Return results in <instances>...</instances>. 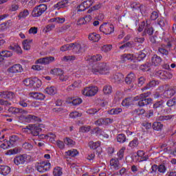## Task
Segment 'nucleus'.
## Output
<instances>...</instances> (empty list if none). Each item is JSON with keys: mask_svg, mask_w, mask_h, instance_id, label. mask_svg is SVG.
I'll return each instance as SVG.
<instances>
[{"mask_svg": "<svg viewBox=\"0 0 176 176\" xmlns=\"http://www.w3.org/2000/svg\"><path fill=\"white\" fill-rule=\"evenodd\" d=\"M28 16H30V10H28V9H24L21 11L18 14V19L19 20H24L27 19Z\"/></svg>", "mask_w": 176, "mask_h": 176, "instance_id": "a878e982", "label": "nucleus"}, {"mask_svg": "<svg viewBox=\"0 0 176 176\" xmlns=\"http://www.w3.org/2000/svg\"><path fill=\"white\" fill-rule=\"evenodd\" d=\"M30 159H31V156L27 154L21 155L14 158V163L16 166H20V164L27 163Z\"/></svg>", "mask_w": 176, "mask_h": 176, "instance_id": "0eeeda50", "label": "nucleus"}, {"mask_svg": "<svg viewBox=\"0 0 176 176\" xmlns=\"http://www.w3.org/2000/svg\"><path fill=\"white\" fill-rule=\"evenodd\" d=\"M23 131H24V133L30 131V134L33 137H38L39 134L42 133V127L41 125L28 124L25 128H23Z\"/></svg>", "mask_w": 176, "mask_h": 176, "instance_id": "f03ea898", "label": "nucleus"}, {"mask_svg": "<svg viewBox=\"0 0 176 176\" xmlns=\"http://www.w3.org/2000/svg\"><path fill=\"white\" fill-rule=\"evenodd\" d=\"M72 46H74V44H67L64 45L60 47V52H67V50H72Z\"/></svg>", "mask_w": 176, "mask_h": 176, "instance_id": "6e6d98bb", "label": "nucleus"}, {"mask_svg": "<svg viewBox=\"0 0 176 176\" xmlns=\"http://www.w3.org/2000/svg\"><path fill=\"white\" fill-rule=\"evenodd\" d=\"M88 60L89 63H96V61H101L102 60V56L101 54H96L92 56H89Z\"/></svg>", "mask_w": 176, "mask_h": 176, "instance_id": "c756f323", "label": "nucleus"}, {"mask_svg": "<svg viewBox=\"0 0 176 176\" xmlns=\"http://www.w3.org/2000/svg\"><path fill=\"white\" fill-rule=\"evenodd\" d=\"M129 146L132 149L137 148L138 146V139H133L132 141H131L129 144Z\"/></svg>", "mask_w": 176, "mask_h": 176, "instance_id": "5fc2aeb1", "label": "nucleus"}, {"mask_svg": "<svg viewBox=\"0 0 176 176\" xmlns=\"http://www.w3.org/2000/svg\"><path fill=\"white\" fill-rule=\"evenodd\" d=\"M151 65L149 63H145L140 66V69L144 72H148L151 69Z\"/></svg>", "mask_w": 176, "mask_h": 176, "instance_id": "864d4df0", "label": "nucleus"}, {"mask_svg": "<svg viewBox=\"0 0 176 176\" xmlns=\"http://www.w3.org/2000/svg\"><path fill=\"white\" fill-rule=\"evenodd\" d=\"M173 119V116H161L158 117L157 120L160 122H166V120H170Z\"/></svg>", "mask_w": 176, "mask_h": 176, "instance_id": "4d7b16f0", "label": "nucleus"}, {"mask_svg": "<svg viewBox=\"0 0 176 176\" xmlns=\"http://www.w3.org/2000/svg\"><path fill=\"white\" fill-rule=\"evenodd\" d=\"M0 98H4V100L11 101V100L14 98V92L8 91H0Z\"/></svg>", "mask_w": 176, "mask_h": 176, "instance_id": "ddd939ff", "label": "nucleus"}, {"mask_svg": "<svg viewBox=\"0 0 176 176\" xmlns=\"http://www.w3.org/2000/svg\"><path fill=\"white\" fill-rule=\"evenodd\" d=\"M157 83H159L156 80H152L148 82L146 86L142 88V91H145V90H149V89H153V87H156L157 86Z\"/></svg>", "mask_w": 176, "mask_h": 176, "instance_id": "cd10ccee", "label": "nucleus"}, {"mask_svg": "<svg viewBox=\"0 0 176 176\" xmlns=\"http://www.w3.org/2000/svg\"><path fill=\"white\" fill-rule=\"evenodd\" d=\"M52 164L47 162H42L37 164L36 168L38 173H46L50 170V166Z\"/></svg>", "mask_w": 176, "mask_h": 176, "instance_id": "6e6552de", "label": "nucleus"}, {"mask_svg": "<svg viewBox=\"0 0 176 176\" xmlns=\"http://www.w3.org/2000/svg\"><path fill=\"white\" fill-rule=\"evenodd\" d=\"M142 8H144V6L140 3L133 2L131 4L132 11L136 12V13H142Z\"/></svg>", "mask_w": 176, "mask_h": 176, "instance_id": "f3484780", "label": "nucleus"}, {"mask_svg": "<svg viewBox=\"0 0 176 176\" xmlns=\"http://www.w3.org/2000/svg\"><path fill=\"white\" fill-rule=\"evenodd\" d=\"M46 10H47V6L46 4H40L34 8L32 11V17H41Z\"/></svg>", "mask_w": 176, "mask_h": 176, "instance_id": "20e7f679", "label": "nucleus"}, {"mask_svg": "<svg viewBox=\"0 0 176 176\" xmlns=\"http://www.w3.org/2000/svg\"><path fill=\"white\" fill-rule=\"evenodd\" d=\"M123 79V75L120 73H116L113 76V78H111V82H114V83H116L118 82H120Z\"/></svg>", "mask_w": 176, "mask_h": 176, "instance_id": "f704fd0d", "label": "nucleus"}, {"mask_svg": "<svg viewBox=\"0 0 176 176\" xmlns=\"http://www.w3.org/2000/svg\"><path fill=\"white\" fill-rule=\"evenodd\" d=\"M45 93L49 96H54L57 93V89L54 87H49L45 89Z\"/></svg>", "mask_w": 176, "mask_h": 176, "instance_id": "ea45409f", "label": "nucleus"}, {"mask_svg": "<svg viewBox=\"0 0 176 176\" xmlns=\"http://www.w3.org/2000/svg\"><path fill=\"white\" fill-rule=\"evenodd\" d=\"M54 176H62L63 175V168L59 166H56L54 168L53 171Z\"/></svg>", "mask_w": 176, "mask_h": 176, "instance_id": "37998d69", "label": "nucleus"}, {"mask_svg": "<svg viewBox=\"0 0 176 176\" xmlns=\"http://www.w3.org/2000/svg\"><path fill=\"white\" fill-rule=\"evenodd\" d=\"M158 173L160 174H166L167 173V167H166L165 164H160L158 165Z\"/></svg>", "mask_w": 176, "mask_h": 176, "instance_id": "09e8293b", "label": "nucleus"}, {"mask_svg": "<svg viewBox=\"0 0 176 176\" xmlns=\"http://www.w3.org/2000/svg\"><path fill=\"white\" fill-rule=\"evenodd\" d=\"M80 116H82V113L78 111H72L69 114V118H71V119H76V118H80Z\"/></svg>", "mask_w": 176, "mask_h": 176, "instance_id": "bf43d9fd", "label": "nucleus"}, {"mask_svg": "<svg viewBox=\"0 0 176 176\" xmlns=\"http://www.w3.org/2000/svg\"><path fill=\"white\" fill-rule=\"evenodd\" d=\"M122 108H114L111 109V115H118L122 112Z\"/></svg>", "mask_w": 176, "mask_h": 176, "instance_id": "338daca9", "label": "nucleus"}, {"mask_svg": "<svg viewBox=\"0 0 176 176\" xmlns=\"http://www.w3.org/2000/svg\"><path fill=\"white\" fill-rule=\"evenodd\" d=\"M23 85L26 87H29V89H32V86H34V78H26L23 80Z\"/></svg>", "mask_w": 176, "mask_h": 176, "instance_id": "4c0bfd02", "label": "nucleus"}, {"mask_svg": "<svg viewBox=\"0 0 176 176\" xmlns=\"http://www.w3.org/2000/svg\"><path fill=\"white\" fill-rule=\"evenodd\" d=\"M148 25H149V23H148V20H146V22L144 21L141 22L138 28V32H142L144 31V28H145V27H148Z\"/></svg>", "mask_w": 176, "mask_h": 176, "instance_id": "a19ab883", "label": "nucleus"}, {"mask_svg": "<svg viewBox=\"0 0 176 176\" xmlns=\"http://www.w3.org/2000/svg\"><path fill=\"white\" fill-rule=\"evenodd\" d=\"M56 58L54 56H46L44 58H38L36 63L37 64H43L44 65H49L50 63H53V61H55Z\"/></svg>", "mask_w": 176, "mask_h": 176, "instance_id": "9d476101", "label": "nucleus"}, {"mask_svg": "<svg viewBox=\"0 0 176 176\" xmlns=\"http://www.w3.org/2000/svg\"><path fill=\"white\" fill-rule=\"evenodd\" d=\"M68 6H69V1L62 0L54 5V9L60 10V9H64V8H68Z\"/></svg>", "mask_w": 176, "mask_h": 176, "instance_id": "2eb2a0df", "label": "nucleus"}, {"mask_svg": "<svg viewBox=\"0 0 176 176\" xmlns=\"http://www.w3.org/2000/svg\"><path fill=\"white\" fill-rule=\"evenodd\" d=\"M153 32H155V30L152 27H146L144 30L142 32V36H145L146 34L149 35L150 36L151 35H153Z\"/></svg>", "mask_w": 176, "mask_h": 176, "instance_id": "473e14b6", "label": "nucleus"}, {"mask_svg": "<svg viewBox=\"0 0 176 176\" xmlns=\"http://www.w3.org/2000/svg\"><path fill=\"white\" fill-rule=\"evenodd\" d=\"M166 47L167 46L166 45H161V46L158 47V53L162 54V56H168L169 52Z\"/></svg>", "mask_w": 176, "mask_h": 176, "instance_id": "c85d7f7f", "label": "nucleus"}, {"mask_svg": "<svg viewBox=\"0 0 176 176\" xmlns=\"http://www.w3.org/2000/svg\"><path fill=\"white\" fill-rule=\"evenodd\" d=\"M32 42V40H24L22 45L23 46L24 50H30L31 49V46L30 45V43Z\"/></svg>", "mask_w": 176, "mask_h": 176, "instance_id": "49530a36", "label": "nucleus"}, {"mask_svg": "<svg viewBox=\"0 0 176 176\" xmlns=\"http://www.w3.org/2000/svg\"><path fill=\"white\" fill-rule=\"evenodd\" d=\"M121 63H126V61H127V60H130V61H134V60H135V56L134 54H124L123 55H121L120 56Z\"/></svg>", "mask_w": 176, "mask_h": 176, "instance_id": "a211bd4d", "label": "nucleus"}, {"mask_svg": "<svg viewBox=\"0 0 176 176\" xmlns=\"http://www.w3.org/2000/svg\"><path fill=\"white\" fill-rule=\"evenodd\" d=\"M119 160L118 158H112L111 160V168L113 171H116L120 168V164H119Z\"/></svg>", "mask_w": 176, "mask_h": 176, "instance_id": "6ab92c4d", "label": "nucleus"}, {"mask_svg": "<svg viewBox=\"0 0 176 176\" xmlns=\"http://www.w3.org/2000/svg\"><path fill=\"white\" fill-rule=\"evenodd\" d=\"M100 32L104 34V35H111V23H104L99 28Z\"/></svg>", "mask_w": 176, "mask_h": 176, "instance_id": "4468645a", "label": "nucleus"}, {"mask_svg": "<svg viewBox=\"0 0 176 176\" xmlns=\"http://www.w3.org/2000/svg\"><path fill=\"white\" fill-rule=\"evenodd\" d=\"M23 119L24 122H26V123H34V122H41V118L34 115H28L27 116H23Z\"/></svg>", "mask_w": 176, "mask_h": 176, "instance_id": "dca6fc26", "label": "nucleus"}, {"mask_svg": "<svg viewBox=\"0 0 176 176\" xmlns=\"http://www.w3.org/2000/svg\"><path fill=\"white\" fill-rule=\"evenodd\" d=\"M103 93L106 96L111 94V85H105L103 88Z\"/></svg>", "mask_w": 176, "mask_h": 176, "instance_id": "69168bd1", "label": "nucleus"}, {"mask_svg": "<svg viewBox=\"0 0 176 176\" xmlns=\"http://www.w3.org/2000/svg\"><path fill=\"white\" fill-rule=\"evenodd\" d=\"M50 74L55 76H60V75H63V74H64V70L60 68H54L51 69Z\"/></svg>", "mask_w": 176, "mask_h": 176, "instance_id": "2f4dec72", "label": "nucleus"}, {"mask_svg": "<svg viewBox=\"0 0 176 176\" xmlns=\"http://www.w3.org/2000/svg\"><path fill=\"white\" fill-rule=\"evenodd\" d=\"M118 142L120 144H124L127 141V138L126 137V135L123 133H120L116 137Z\"/></svg>", "mask_w": 176, "mask_h": 176, "instance_id": "c9c22d12", "label": "nucleus"}, {"mask_svg": "<svg viewBox=\"0 0 176 176\" xmlns=\"http://www.w3.org/2000/svg\"><path fill=\"white\" fill-rule=\"evenodd\" d=\"M134 80H135V74L134 73H129L125 78V83L126 85H131Z\"/></svg>", "mask_w": 176, "mask_h": 176, "instance_id": "bb28decb", "label": "nucleus"}, {"mask_svg": "<svg viewBox=\"0 0 176 176\" xmlns=\"http://www.w3.org/2000/svg\"><path fill=\"white\" fill-rule=\"evenodd\" d=\"M19 141V137L16 135L10 137V140H8L9 144L11 146V148L14 146L16 142Z\"/></svg>", "mask_w": 176, "mask_h": 176, "instance_id": "e433bc0d", "label": "nucleus"}, {"mask_svg": "<svg viewBox=\"0 0 176 176\" xmlns=\"http://www.w3.org/2000/svg\"><path fill=\"white\" fill-rule=\"evenodd\" d=\"M94 3V0H86L82 3L85 6L87 9H89V8H90V6H91Z\"/></svg>", "mask_w": 176, "mask_h": 176, "instance_id": "774afa93", "label": "nucleus"}, {"mask_svg": "<svg viewBox=\"0 0 176 176\" xmlns=\"http://www.w3.org/2000/svg\"><path fill=\"white\" fill-rule=\"evenodd\" d=\"M101 145V142L100 141L98 142H89V146L91 149H97V148L100 147Z\"/></svg>", "mask_w": 176, "mask_h": 176, "instance_id": "a18cd8bd", "label": "nucleus"}, {"mask_svg": "<svg viewBox=\"0 0 176 176\" xmlns=\"http://www.w3.org/2000/svg\"><path fill=\"white\" fill-rule=\"evenodd\" d=\"M145 57H146V54L145 50L139 52L138 54H135V59L138 61H144Z\"/></svg>", "mask_w": 176, "mask_h": 176, "instance_id": "393cba45", "label": "nucleus"}, {"mask_svg": "<svg viewBox=\"0 0 176 176\" xmlns=\"http://www.w3.org/2000/svg\"><path fill=\"white\" fill-rule=\"evenodd\" d=\"M97 93H98V87L96 86L87 87L82 91V94L86 97H94Z\"/></svg>", "mask_w": 176, "mask_h": 176, "instance_id": "39448f33", "label": "nucleus"}, {"mask_svg": "<svg viewBox=\"0 0 176 176\" xmlns=\"http://www.w3.org/2000/svg\"><path fill=\"white\" fill-rule=\"evenodd\" d=\"M151 96V92L144 93L140 95H138L133 98V101H138V107H146L152 102V98H148Z\"/></svg>", "mask_w": 176, "mask_h": 176, "instance_id": "f257e3e1", "label": "nucleus"}, {"mask_svg": "<svg viewBox=\"0 0 176 176\" xmlns=\"http://www.w3.org/2000/svg\"><path fill=\"white\" fill-rule=\"evenodd\" d=\"M91 21V15H87L84 18H81L80 19V22L82 25H85V24L89 23Z\"/></svg>", "mask_w": 176, "mask_h": 176, "instance_id": "603ef678", "label": "nucleus"}, {"mask_svg": "<svg viewBox=\"0 0 176 176\" xmlns=\"http://www.w3.org/2000/svg\"><path fill=\"white\" fill-rule=\"evenodd\" d=\"M137 156L141 158V160L139 161L140 163H142V162H146L149 159V155H145V151L141 150L137 151Z\"/></svg>", "mask_w": 176, "mask_h": 176, "instance_id": "412c9836", "label": "nucleus"}, {"mask_svg": "<svg viewBox=\"0 0 176 176\" xmlns=\"http://www.w3.org/2000/svg\"><path fill=\"white\" fill-rule=\"evenodd\" d=\"M78 150H70L66 152V154L67 156H72V157H75V156H77V155H78Z\"/></svg>", "mask_w": 176, "mask_h": 176, "instance_id": "13d9d810", "label": "nucleus"}, {"mask_svg": "<svg viewBox=\"0 0 176 176\" xmlns=\"http://www.w3.org/2000/svg\"><path fill=\"white\" fill-rule=\"evenodd\" d=\"M126 151V147L122 146L119 151L117 153L118 159L122 160L124 157V151Z\"/></svg>", "mask_w": 176, "mask_h": 176, "instance_id": "79ce46f5", "label": "nucleus"}, {"mask_svg": "<svg viewBox=\"0 0 176 176\" xmlns=\"http://www.w3.org/2000/svg\"><path fill=\"white\" fill-rule=\"evenodd\" d=\"M13 56V53L10 51L5 50L0 52V57H12Z\"/></svg>", "mask_w": 176, "mask_h": 176, "instance_id": "de8ad7c7", "label": "nucleus"}, {"mask_svg": "<svg viewBox=\"0 0 176 176\" xmlns=\"http://www.w3.org/2000/svg\"><path fill=\"white\" fill-rule=\"evenodd\" d=\"M162 61H163V59H162V57L157 56V54H154L151 58L152 64L155 67L160 65V64H162Z\"/></svg>", "mask_w": 176, "mask_h": 176, "instance_id": "4be33fe9", "label": "nucleus"}, {"mask_svg": "<svg viewBox=\"0 0 176 176\" xmlns=\"http://www.w3.org/2000/svg\"><path fill=\"white\" fill-rule=\"evenodd\" d=\"M30 96L32 97V98H34V100H40L41 101L46 98V96L43 94L38 92L30 93Z\"/></svg>", "mask_w": 176, "mask_h": 176, "instance_id": "b1692460", "label": "nucleus"}, {"mask_svg": "<svg viewBox=\"0 0 176 176\" xmlns=\"http://www.w3.org/2000/svg\"><path fill=\"white\" fill-rule=\"evenodd\" d=\"M132 113L133 115H138V116H140L144 115V113H145V109H136L132 112Z\"/></svg>", "mask_w": 176, "mask_h": 176, "instance_id": "052dcab7", "label": "nucleus"}, {"mask_svg": "<svg viewBox=\"0 0 176 176\" xmlns=\"http://www.w3.org/2000/svg\"><path fill=\"white\" fill-rule=\"evenodd\" d=\"M38 137L39 140H47V138H53L54 140L56 135L53 134V133H48L46 135L40 133Z\"/></svg>", "mask_w": 176, "mask_h": 176, "instance_id": "7c9ffc66", "label": "nucleus"}, {"mask_svg": "<svg viewBox=\"0 0 176 176\" xmlns=\"http://www.w3.org/2000/svg\"><path fill=\"white\" fill-rule=\"evenodd\" d=\"M72 45H74L72 46V49L76 54H79V53H83V52H85V50H83L82 45H80V44L78 43H73Z\"/></svg>", "mask_w": 176, "mask_h": 176, "instance_id": "aec40b11", "label": "nucleus"}, {"mask_svg": "<svg viewBox=\"0 0 176 176\" xmlns=\"http://www.w3.org/2000/svg\"><path fill=\"white\" fill-rule=\"evenodd\" d=\"M2 149H9V148H12V146L9 144L8 140H4L3 143H2L0 146Z\"/></svg>", "mask_w": 176, "mask_h": 176, "instance_id": "e2e57ef3", "label": "nucleus"}, {"mask_svg": "<svg viewBox=\"0 0 176 176\" xmlns=\"http://www.w3.org/2000/svg\"><path fill=\"white\" fill-rule=\"evenodd\" d=\"M11 50H14L18 54H21L23 51L21 50V47L19 45H14V47H10Z\"/></svg>", "mask_w": 176, "mask_h": 176, "instance_id": "0e129e2a", "label": "nucleus"}, {"mask_svg": "<svg viewBox=\"0 0 176 176\" xmlns=\"http://www.w3.org/2000/svg\"><path fill=\"white\" fill-rule=\"evenodd\" d=\"M156 76H159L160 79H171L173 74L170 72L160 70L155 72Z\"/></svg>", "mask_w": 176, "mask_h": 176, "instance_id": "9b49d317", "label": "nucleus"}, {"mask_svg": "<svg viewBox=\"0 0 176 176\" xmlns=\"http://www.w3.org/2000/svg\"><path fill=\"white\" fill-rule=\"evenodd\" d=\"M157 25H160L161 28L166 27V19L164 17H160L157 21Z\"/></svg>", "mask_w": 176, "mask_h": 176, "instance_id": "3c124183", "label": "nucleus"}, {"mask_svg": "<svg viewBox=\"0 0 176 176\" xmlns=\"http://www.w3.org/2000/svg\"><path fill=\"white\" fill-rule=\"evenodd\" d=\"M10 167L5 165H0V174L1 175L6 176L10 174Z\"/></svg>", "mask_w": 176, "mask_h": 176, "instance_id": "5701e85b", "label": "nucleus"}, {"mask_svg": "<svg viewBox=\"0 0 176 176\" xmlns=\"http://www.w3.org/2000/svg\"><path fill=\"white\" fill-rule=\"evenodd\" d=\"M22 146L23 149H25L26 151H32V148H34L32 144H31V143L29 142L23 143Z\"/></svg>", "mask_w": 176, "mask_h": 176, "instance_id": "680f3d73", "label": "nucleus"}, {"mask_svg": "<svg viewBox=\"0 0 176 176\" xmlns=\"http://www.w3.org/2000/svg\"><path fill=\"white\" fill-rule=\"evenodd\" d=\"M8 112L12 115H19V113H21V115H27L28 113V111L25 109L13 107L8 109Z\"/></svg>", "mask_w": 176, "mask_h": 176, "instance_id": "f8f14e48", "label": "nucleus"}, {"mask_svg": "<svg viewBox=\"0 0 176 176\" xmlns=\"http://www.w3.org/2000/svg\"><path fill=\"white\" fill-rule=\"evenodd\" d=\"M153 129L155 130V131H160L162 129H163V125L159 122H155L153 124Z\"/></svg>", "mask_w": 176, "mask_h": 176, "instance_id": "c03bdc74", "label": "nucleus"}, {"mask_svg": "<svg viewBox=\"0 0 176 176\" xmlns=\"http://www.w3.org/2000/svg\"><path fill=\"white\" fill-rule=\"evenodd\" d=\"M23 71V66L20 64H15L7 69L8 74H21Z\"/></svg>", "mask_w": 176, "mask_h": 176, "instance_id": "1a4fd4ad", "label": "nucleus"}, {"mask_svg": "<svg viewBox=\"0 0 176 176\" xmlns=\"http://www.w3.org/2000/svg\"><path fill=\"white\" fill-rule=\"evenodd\" d=\"M108 71V66L107 65V63H99L94 65L92 66L91 72L93 74H100L101 75H104L107 74V72Z\"/></svg>", "mask_w": 176, "mask_h": 176, "instance_id": "7ed1b4c3", "label": "nucleus"}, {"mask_svg": "<svg viewBox=\"0 0 176 176\" xmlns=\"http://www.w3.org/2000/svg\"><path fill=\"white\" fill-rule=\"evenodd\" d=\"M89 41H92L93 42H98L100 41V34H97L96 33L90 34L88 36Z\"/></svg>", "mask_w": 176, "mask_h": 176, "instance_id": "58836bf2", "label": "nucleus"}, {"mask_svg": "<svg viewBox=\"0 0 176 176\" xmlns=\"http://www.w3.org/2000/svg\"><path fill=\"white\" fill-rule=\"evenodd\" d=\"M133 104V102L131 101V98H126L122 102V107H130Z\"/></svg>", "mask_w": 176, "mask_h": 176, "instance_id": "8fccbe9b", "label": "nucleus"}, {"mask_svg": "<svg viewBox=\"0 0 176 176\" xmlns=\"http://www.w3.org/2000/svg\"><path fill=\"white\" fill-rule=\"evenodd\" d=\"M42 86V81L38 78H33V86L32 89H39Z\"/></svg>", "mask_w": 176, "mask_h": 176, "instance_id": "72a5a7b5", "label": "nucleus"}, {"mask_svg": "<svg viewBox=\"0 0 176 176\" xmlns=\"http://www.w3.org/2000/svg\"><path fill=\"white\" fill-rule=\"evenodd\" d=\"M176 89L175 87H170L168 85H165V91L162 94V98H171L175 96Z\"/></svg>", "mask_w": 176, "mask_h": 176, "instance_id": "423d86ee", "label": "nucleus"}]
</instances>
